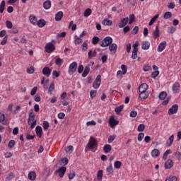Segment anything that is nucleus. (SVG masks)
Here are the masks:
<instances>
[{
  "label": "nucleus",
  "instance_id": "nucleus-1",
  "mask_svg": "<svg viewBox=\"0 0 181 181\" xmlns=\"http://www.w3.org/2000/svg\"><path fill=\"white\" fill-rule=\"evenodd\" d=\"M87 148H88V149H90L93 152L97 151V148H98V142L97 141V139H95V138L93 137V136L90 137V139L87 144Z\"/></svg>",
  "mask_w": 181,
  "mask_h": 181
},
{
  "label": "nucleus",
  "instance_id": "nucleus-2",
  "mask_svg": "<svg viewBox=\"0 0 181 181\" xmlns=\"http://www.w3.org/2000/svg\"><path fill=\"white\" fill-rule=\"evenodd\" d=\"M37 121L35 119V113L33 111L30 112L29 114V118L28 119V124L30 126L31 129H33L36 127Z\"/></svg>",
  "mask_w": 181,
  "mask_h": 181
},
{
  "label": "nucleus",
  "instance_id": "nucleus-3",
  "mask_svg": "<svg viewBox=\"0 0 181 181\" xmlns=\"http://www.w3.org/2000/svg\"><path fill=\"white\" fill-rule=\"evenodd\" d=\"M112 43V38L111 37H106L104 38L100 44L101 47H107V46L110 45Z\"/></svg>",
  "mask_w": 181,
  "mask_h": 181
},
{
  "label": "nucleus",
  "instance_id": "nucleus-4",
  "mask_svg": "<svg viewBox=\"0 0 181 181\" xmlns=\"http://www.w3.org/2000/svg\"><path fill=\"white\" fill-rule=\"evenodd\" d=\"M56 41L52 40V42H48L45 45V52L47 53H52V52H54L56 50V47H54V44Z\"/></svg>",
  "mask_w": 181,
  "mask_h": 181
},
{
  "label": "nucleus",
  "instance_id": "nucleus-5",
  "mask_svg": "<svg viewBox=\"0 0 181 181\" xmlns=\"http://www.w3.org/2000/svg\"><path fill=\"white\" fill-rule=\"evenodd\" d=\"M138 46H139V42L136 41V42L133 45V50L132 54V59H133V60H135V59L138 57Z\"/></svg>",
  "mask_w": 181,
  "mask_h": 181
},
{
  "label": "nucleus",
  "instance_id": "nucleus-6",
  "mask_svg": "<svg viewBox=\"0 0 181 181\" xmlns=\"http://www.w3.org/2000/svg\"><path fill=\"white\" fill-rule=\"evenodd\" d=\"M76 70H77V62H74L69 65V74L70 76H72V74H74V73H76Z\"/></svg>",
  "mask_w": 181,
  "mask_h": 181
},
{
  "label": "nucleus",
  "instance_id": "nucleus-7",
  "mask_svg": "<svg viewBox=\"0 0 181 181\" xmlns=\"http://www.w3.org/2000/svg\"><path fill=\"white\" fill-rule=\"evenodd\" d=\"M101 85V75H98L95 81L93 82V88H98Z\"/></svg>",
  "mask_w": 181,
  "mask_h": 181
},
{
  "label": "nucleus",
  "instance_id": "nucleus-8",
  "mask_svg": "<svg viewBox=\"0 0 181 181\" xmlns=\"http://www.w3.org/2000/svg\"><path fill=\"white\" fill-rule=\"evenodd\" d=\"M177 110H179V106L177 104L173 105L172 107L168 110L169 115L176 114L177 112Z\"/></svg>",
  "mask_w": 181,
  "mask_h": 181
},
{
  "label": "nucleus",
  "instance_id": "nucleus-9",
  "mask_svg": "<svg viewBox=\"0 0 181 181\" xmlns=\"http://www.w3.org/2000/svg\"><path fill=\"white\" fill-rule=\"evenodd\" d=\"M118 124H119V122L116 120L114 116L110 117L109 120V125L110 128H114V127L118 125Z\"/></svg>",
  "mask_w": 181,
  "mask_h": 181
},
{
  "label": "nucleus",
  "instance_id": "nucleus-10",
  "mask_svg": "<svg viewBox=\"0 0 181 181\" xmlns=\"http://www.w3.org/2000/svg\"><path fill=\"white\" fill-rule=\"evenodd\" d=\"M117 49H118V45L115 43H111L109 45V50L111 52L112 54H115L117 53Z\"/></svg>",
  "mask_w": 181,
  "mask_h": 181
},
{
  "label": "nucleus",
  "instance_id": "nucleus-11",
  "mask_svg": "<svg viewBox=\"0 0 181 181\" xmlns=\"http://www.w3.org/2000/svg\"><path fill=\"white\" fill-rule=\"evenodd\" d=\"M67 168L66 167H62L58 170H56L55 173H59V177H63L64 176Z\"/></svg>",
  "mask_w": 181,
  "mask_h": 181
},
{
  "label": "nucleus",
  "instance_id": "nucleus-12",
  "mask_svg": "<svg viewBox=\"0 0 181 181\" xmlns=\"http://www.w3.org/2000/svg\"><path fill=\"white\" fill-rule=\"evenodd\" d=\"M42 74L46 77H49L52 74V69L49 66L44 67L42 69Z\"/></svg>",
  "mask_w": 181,
  "mask_h": 181
},
{
  "label": "nucleus",
  "instance_id": "nucleus-13",
  "mask_svg": "<svg viewBox=\"0 0 181 181\" xmlns=\"http://www.w3.org/2000/svg\"><path fill=\"white\" fill-rule=\"evenodd\" d=\"M128 21H129V18L128 17L122 18L120 21V23H119V28H125V26H127V24L128 23Z\"/></svg>",
  "mask_w": 181,
  "mask_h": 181
},
{
  "label": "nucleus",
  "instance_id": "nucleus-14",
  "mask_svg": "<svg viewBox=\"0 0 181 181\" xmlns=\"http://www.w3.org/2000/svg\"><path fill=\"white\" fill-rule=\"evenodd\" d=\"M165 169H172L173 168V160L171 159H168L165 163Z\"/></svg>",
  "mask_w": 181,
  "mask_h": 181
},
{
  "label": "nucleus",
  "instance_id": "nucleus-15",
  "mask_svg": "<svg viewBox=\"0 0 181 181\" xmlns=\"http://www.w3.org/2000/svg\"><path fill=\"white\" fill-rule=\"evenodd\" d=\"M121 69L122 71L121 70H119L117 72V76H121V74H127V66L124 65V64H122V66H121Z\"/></svg>",
  "mask_w": 181,
  "mask_h": 181
},
{
  "label": "nucleus",
  "instance_id": "nucleus-16",
  "mask_svg": "<svg viewBox=\"0 0 181 181\" xmlns=\"http://www.w3.org/2000/svg\"><path fill=\"white\" fill-rule=\"evenodd\" d=\"M146 90H148V84H146V83H142L139 87V93H146Z\"/></svg>",
  "mask_w": 181,
  "mask_h": 181
},
{
  "label": "nucleus",
  "instance_id": "nucleus-17",
  "mask_svg": "<svg viewBox=\"0 0 181 181\" xmlns=\"http://www.w3.org/2000/svg\"><path fill=\"white\" fill-rule=\"evenodd\" d=\"M165 47H166V41H163L158 45L157 50L159 52H163V50H165Z\"/></svg>",
  "mask_w": 181,
  "mask_h": 181
},
{
  "label": "nucleus",
  "instance_id": "nucleus-18",
  "mask_svg": "<svg viewBox=\"0 0 181 181\" xmlns=\"http://www.w3.org/2000/svg\"><path fill=\"white\" fill-rule=\"evenodd\" d=\"M149 47H151V43H149V42L144 41L141 43V49H143V50H148Z\"/></svg>",
  "mask_w": 181,
  "mask_h": 181
},
{
  "label": "nucleus",
  "instance_id": "nucleus-19",
  "mask_svg": "<svg viewBox=\"0 0 181 181\" xmlns=\"http://www.w3.org/2000/svg\"><path fill=\"white\" fill-rule=\"evenodd\" d=\"M180 88V84L176 82L173 85V91L175 93H179V90Z\"/></svg>",
  "mask_w": 181,
  "mask_h": 181
},
{
  "label": "nucleus",
  "instance_id": "nucleus-20",
  "mask_svg": "<svg viewBox=\"0 0 181 181\" xmlns=\"http://www.w3.org/2000/svg\"><path fill=\"white\" fill-rule=\"evenodd\" d=\"M103 151H104L105 153H110V152H111V151H112V146H111V145H110V144H105L103 146Z\"/></svg>",
  "mask_w": 181,
  "mask_h": 181
},
{
  "label": "nucleus",
  "instance_id": "nucleus-21",
  "mask_svg": "<svg viewBox=\"0 0 181 181\" xmlns=\"http://www.w3.org/2000/svg\"><path fill=\"white\" fill-rule=\"evenodd\" d=\"M42 127L37 126L35 128V133L37 134L38 138H42Z\"/></svg>",
  "mask_w": 181,
  "mask_h": 181
},
{
  "label": "nucleus",
  "instance_id": "nucleus-22",
  "mask_svg": "<svg viewBox=\"0 0 181 181\" xmlns=\"http://www.w3.org/2000/svg\"><path fill=\"white\" fill-rule=\"evenodd\" d=\"M159 155H160V151H159V150L158 148H154L151 151V156H153V158H158V156H159Z\"/></svg>",
  "mask_w": 181,
  "mask_h": 181
},
{
  "label": "nucleus",
  "instance_id": "nucleus-23",
  "mask_svg": "<svg viewBox=\"0 0 181 181\" xmlns=\"http://www.w3.org/2000/svg\"><path fill=\"white\" fill-rule=\"evenodd\" d=\"M44 9H50L52 7V1L50 0H47L43 4Z\"/></svg>",
  "mask_w": 181,
  "mask_h": 181
},
{
  "label": "nucleus",
  "instance_id": "nucleus-24",
  "mask_svg": "<svg viewBox=\"0 0 181 181\" xmlns=\"http://www.w3.org/2000/svg\"><path fill=\"white\" fill-rule=\"evenodd\" d=\"M63 18V11H59L55 16V21L57 22H60Z\"/></svg>",
  "mask_w": 181,
  "mask_h": 181
},
{
  "label": "nucleus",
  "instance_id": "nucleus-25",
  "mask_svg": "<svg viewBox=\"0 0 181 181\" xmlns=\"http://www.w3.org/2000/svg\"><path fill=\"white\" fill-rule=\"evenodd\" d=\"M30 22L33 25H36L37 23V18L34 15H30L29 16Z\"/></svg>",
  "mask_w": 181,
  "mask_h": 181
},
{
  "label": "nucleus",
  "instance_id": "nucleus-26",
  "mask_svg": "<svg viewBox=\"0 0 181 181\" xmlns=\"http://www.w3.org/2000/svg\"><path fill=\"white\" fill-rule=\"evenodd\" d=\"M38 28H44V26L46 25V21L44 19H40L38 21H37V24Z\"/></svg>",
  "mask_w": 181,
  "mask_h": 181
},
{
  "label": "nucleus",
  "instance_id": "nucleus-27",
  "mask_svg": "<svg viewBox=\"0 0 181 181\" xmlns=\"http://www.w3.org/2000/svg\"><path fill=\"white\" fill-rule=\"evenodd\" d=\"M90 73V65H88L85 67L83 72L82 73V77H87Z\"/></svg>",
  "mask_w": 181,
  "mask_h": 181
},
{
  "label": "nucleus",
  "instance_id": "nucleus-28",
  "mask_svg": "<svg viewBox=\"0 0 181 181\" xmlns=\"http://www.w3.org/2000/svg\"><path fill=\"white\" fill-rule=\"evenodd\" d=\"M102 23L104 25V26H111L112 25V21L108 20V18H105Z\"/></svg>",
  "mask_w": 181,
  "mask_h": 181
},
{
  "label": "nucleus",
  "instance_id": "nucleus-29",
  "mask_svg": "<svg viewBox=\"0 0 181 181\" xmlns=\"http://www.w3.org/2000/svg\"><path fill=\"white\" fill-rule=\"evenodd\" d=\"M28 179H30L31 181H34L36 179V173L31 171L28 174Z\"/></svg>",
  "mask_w": 181,
  "mask_h": 181
},
{
  "label": "nucleus",
  "instance_id": "nucleus-30",
  "mask_svg": "<svg viewBox=\"0 0 181 181\" xmlns=\"http://www.w3.org/2000/svg\"><path fill=\"white\" fill-rule=\"evenodd\" d=\"M153 35L154 39H158V37H159V36H160L159 27H158V26L156 27V30H154Z\"/></svg>",
  "mask_w": 181,
  "mask_h": 181
},
{
  "label": "nucleus",
  "instance_id": "nucleus-31",
  "mask_svg": "<svg viewBox=\"0 0 181 181\" xmlns=\"http://www.w3.org/2000/svg\"><path fill=\"white\" fill-rule=\"evenodd\" d=\"M158 18H159V14H157L156 16H154L150 21L148 25L149 26H152V25H153V23H155L156 21L158 19Z\"/></svg>",
  "mask_w": 181,
  "mask_h": 181
},
{
  "label": "nucleus",
  "instance_id": "nucleus-32",
  "mask_svg": "<svg viewBox=\"0 0 181 181\" xmlns=\"http://www.w3.org/2000/svg\"><path fill=\"white\" fill-rule=\"evenodd\" d=\"M175 139V135L172 134L169 139H168V141H167V145L168 146H172V144H173V141Z\"/></svg>",
  "mask_w": 181,
  "mask_h": 181
},
{
  "label": "nucleus",
  "instance_id": "nucleus-33",
  "mask_svg": "<svg viewBox=\"0 0 181 181\" xmlns=\"http://www.w3.org/2000/svg\"><path fill=\"white\" fill-rule=\"evenodd\" d=\"M124 110V105H121L119 107H117L115 109V112L117 115L121 113V111Z\"/></svg>",
  "mask_w": 181,
  "mask_h": 181
},
{
  "label": "nucleus",
  "instance_id": "nucleus-34",
  "mask_svg": "<svg viewBox=\"0 0 181 181\" xmlns=\"http://www.w3.org/2000/svg\"><path fill=\"white\" fill-rule=\"evenodd\" d=\"M91 8H86L84 11L83 16L85 18H88V16L92 13Z\"/></svg>",
  "mask_w": 181,
  "mask_h": 181
},
{
  "label": "nucleus",
  "instance_id": "nucleus-35",
  "mask_svg": "<svg viewBox=\"0 0 181 181\" xmlns=\"http://www.w3.org/2000/svg\"><path fill=\"white\" fill-rule=\"evenodd\" d=\"M168 97V93L165 91H162L159 94V98L160 100H165Z\"/></svg>",
  "mask_w": 181,
  "mask_h": 181
},
{
  "label": "nucleus",
  "instance_id": "nucleus-36",
  "mask_svg": "<svg viewBox=\"0 0 181 181\" xmlns=\"http://www.w3.org/2000/svg\"><path fill=\"white\" fill-rule=\"evenodd\" d=\"M5 1H2L0 4V13H4V11H5Z\"/></svg>",
  "mask_w": 181,
  "mask_h": 181
},
{
  "label": "nucleus",
  "instance_id": "nucleus-37",
  "mask_svg": "<svg viewBox=\"0 0 181 181\" xmlns=\"http://www.w3.org/2000/svg\"><path fill=\"white\" fill-rule=\"evenodd\" d=\"M75 45H80L81 43H83V39H81V37H77V35H75Z\"/></svg>",
  "mask_w": 181,
  "mask_h": 181
},
{
  "label": "nucleus",
  "instance_id": "nucleus-38",
  "mask_svg": "<svg viewBox=\"0 0 181 181\" xmlns=\"http://www.w3.org/2000/svg\"><path fill=\"white\" fill-rule=\"evenodd\" d=\"M139 98H141V100H146V98H148V95L146 94V92H140Z\"/></svg>",
  "mask_w": 181,
  "mask_h": 181
},
{
  "label": "nucleus",
  "instance_id": "nucleus-39",
  "mask_svg": "<svg viewBox=\"0 0 181 181\" xmlns=\"http://www.w3.org/2000/svg\"><path fill=\"white\" fill-rule=\"evenodd\" d=\"M170 153H172V150H170V149L167 150V151L164 153V154H163V159H164L165 160H166V159H168V155H170Z\"/></svg>",
  "mask_w": 181,
  "mask_h": 181
},
{
  "label": "nucleus",
  "instance_id": "nucleus-40",
  "mask_svg": "<svg viewBox=\"0 0 181 181\" xmlns=\"http://www.w3.org/2000/svg\"><path fill=\"white\" fill-rule=\"evenodd\" d=\"M106 172H107V175H112V173H114V170L112 169V165L107 166V168L106 169Z\"/></svg>",
  "mask_w": 181,
  "mask_h": 181
},
{
  "label": "nucleus",
  "instance_id": "nucleus-41",
  "mask_svg": "<svg viewBox=\"0 0 181 181\" xmlns=\"http://www.w3.org/2000/svg\"><path fill=\"white\" fill-rule=\"evenodd\" d=\"M170 18H172V12H170V11L165 12L163 16V18L164 19H170Z\"/></svg>",
  "mask_w": 181,
  "mask_h": 181
},
{
  "label": "nucleus",
  "instance_id": "nucleus-42",
  "mask_svg": "<svg viewBox=\"0 0 181 181\" xmlns=\"http://www.w3.org/2000/svg\"><path fill=\"white\" fill-rule=\"evenodd\" d=\"M82 52H86L87 49H88V45L87 44V42H84L81 45Z\"/></svg>",
  "mask_w": 181,
  "mask_h": 181
},
{
  "label": "nucleus",
  "instance_id": "nucleus-43",
  "mask_svg": "<svg viewBox=\"0 0 181 181\" xmlns=\"http://www.w3.org/2000/svg\"><path fill=\"white\" fill-rule=\"evenodd\" d=\"M137 131H139V132H144V131H145V124H139L138 126Z\"/></svg>",
  "mask_w": 181,
  "mask_h": 181
},
{
  "label": "nucleus",
  "instance_id": "nucleus-44",
  "mask_svg": "<svg viewBox=\"0 0 181 181\" xmlns=\"http://www.w3.org/2000/svg\"><path fill=\"white\" fill-rule=\"evenodd\" d=\"M129 24L132 25L134 23V21H135V15L134 14H131L129 16Z\"/></svg>",
  "mask_w": 181,
  "mask_h": 181
},
{
  "label": "nucleus",
  "instance_id": "nucleus-45",
  "mask_svg": "<svg viewBox=\"0 0 181 181\" xmlns=\"http://www.w3.org/2000/svg\"><path fill=\"white\" fill-rule=\"evenodd\" d=\"M100 42V37L95 36L92 39V45H97Z\"/></svg>",
  "mask_w": 181,
  "mask_h": 181
},
{
  "label": "nucleus",
  "instance_id": "nucleus-46",
  "mask_svg": "<svg viewBox=\"0 0 181 181\" xmlns=\"http://www.w3.org/2000/svg\"><path fill=\"white\" fill-rule=\"evenodd\" d=\"M49 127H50L49 122L44 121L43 122V129H45V131H47V129H49Z\"/></svg>",
  "mask_w": 181,
  "mask_h": 181
},
{
  "label": "nucleus",
  "instance_id": "nucleus-47",
  "mask_svg": "<svg viewBox=\"0 0 181 181\" xmlns=\"http://www.w3.org/2000/svg\"><path fill=\"white\" fill-rule=\"evenodd\" d=\"M53 91H54V83H51L49 88H48V93L49 94H52V93H53Z\"/></svg>",
  "mask_w": 181,
  "mask_h": 181
},
{
  "label": "nucleus",
  "instance_id": "nucleus-48",
  "mask_svg": "<svg viewBox=\"0 0 181 181\" xmlns=\"http://www.w3.org/2000/svg\"><path fill=\"white\" fill-rule=\"evenodd\" d=\"M59 76H60V71H57V70L53 71L52 72L53 78H57V77H59Z\"/></svg>",
  "mask_w": 181,
  "mask_h": 181
},
{
  "label": "nucleus",
  "instance_id": "nucleus-49",
  "mask_svg": "<svg viewBox=\"0 0 181 181\" xmlns=\"http://www.w3.org/2000/svg\"><path fill=\"white\" fill-rule=\"evenodd\" d=\"M117 138L116 135H112L108 137L107 142L108 144H112V142Z\"/></svg>",
  "mask_w": 181,
  "mask_h": 181
},
{
  "label": "nucleus",
  "instance_id": "nucleus-50",
  "mask_svg": "<svg viewBox=\"0 0 181 181\" xmlns=\"http://www.w3.org/2000/svg\"><path fill=\"white\" fill-rule=\"evenodd\" d=\"M6 25L8 29H12V28H13V24H12V22L10 21H6Z\"/></svg>",
  "mask_w": 181,
  "mask_h": 181
},
{
  "label": "nucleus",
  "instance_id": "nucleus-51",
  "mask_svg": "<svg viewBox=\"0 0 181 181\" xmlns=\"http://www.w3.org/2000/svg\"><path fill=\"white\" fill-rule=\"evenodd\" d=\"M27 73L28 74H33L35 73V68L33 66H30L27 69Z\"/></svg>",
  "mask_w": 181,
  "mask_h": 181
},
{
  "label": "nucleus",
  "instance_id": "nucleus-52",
  "mask_svg": "<svg viewBox=\"0 0 181 181\" xmlns=\"http://www.w3.org/2000/svg\"><path fill=\"white\" fill-rule=\"evenodd\" d=\"M144 136H145V134L144 133H139L137 136V139L139 142H141L144 139Z\"/></svg>",
  "mask_w": 181,
  "mask_h": 181
},
{
  "label": "nucleus",
  "instance_id": "nucleus-53",
  "mask_svg": "<svg viewBox=\"0 0 181 181\" xmlns=\"http://www.w3.org/2000/svg\"><path fill=\"white\" fill-rule=\"evenodd\" d=\"M98 180H101L103 179V170H100L97 175Z\"/></svg>",
  "mask_w": 181,
  "mask_h": 181
},
{
  "label": "nucleus",
  "instance_id": "nucleus-54",
  "mask_svg": "<svg viewBox=\"0 0 181 181\" xmlns=\"http://www.w3.org/2000/svg\"><path fill=\"white\" fill-rule=\"evenodd\" d=\"M62 63H63V59L62 58H57L55 60V64L57 66H62Z\"/></svg>",
  "mask_w": 181,
  "mask_h": 181
},
{
  "label": "nucleus",
  "instance_id": "nucleus-55",
  "mask_svg": "<svg viewBox=\"0 0 181 181\" xmlns=\"http://www.w3.org/2000/svg\"><path fill=\"white\" fill-rule=\"evenodd\" d=\"M13 146H15V140H11V141L8 142V148H9L10 149H11V148H13Z\"/></svg>",
  "mask_w": 181,
  "mask_h": 181
},
{
  "label": "nucleus",
  "instance_id": "nucleus-56",
  "mask_svg": "<svg viewBox=\"0 0 181 181\" xmlns=\"http://www.w3.org/2000/svg\"><path fill=\"white\" fill-rule=\"evenodd\" d=\"M159 76V71H154L151 74L152 78H156Z\"/></svg>",
  "mask_w": 181,
  "mask_h": 181
},
{
  "label": "nucleus",
  "instance_id": "nucleus-57",
  "mask_svg": "<svg viewBox=\"0 0 181 181\" xmlns=\"http://www.w3.org/2000/svg\"><path fill=\"white\" fill-rule=\"evenodd\" d=\"M6 43H8V36H5L2 41L1 42V45L2 46H5V45H6Z\"/></svg>",
  "mask_w": 181,
  "mask_h": 181
},
{
  "label": "nucleus",
  "instance_id": "nucleus-58",
  "mask_svg": "<svg viewBox=\"0 0 181 181\" xmlns=\"http://www.w3.org/2000/svg\"><path fill=\"white\" fill-rule=\"evenodd\" d=\"M121 165H122L121 163V161H115V164H114V167L116 168V169H119V168H121Z\"/></svg>",
  "mask_w": 181,
  "mask_h": 181
},
{
  "label": "nucleus",
  "instance_id": "nucleus-59",
  "mask_svg": "<svg viewBox=\"0 0 181 181\" xmlns=\"http://www.w3.org/2000/svg\"><path fill=\"white\" fill-rule=\"evenodd\" d=\"M74 147L73 146H69L66 149V153H73Z\"/></svg>",
  "mask_w": 181,
  "mask_h": 181
},
{
  "label": "nucleus",
  "instance_id": "nucleus-60",
  "mask_svg": "<svg viewBox=\"0 0 181 181\" xmlns=\"http://www.w3.org/2000/svg\"><path fill=\"white\" fill-rule=\"evenodd\" d=\"M139 30V27L135 26L132 31V35H136Z\"/></svg>",
  "mask_w": 181,
  "mask_h": 181
},
{
  "label": "nucleus",
  "instance_id": "nucleus-61",
  "mask_svg": "<svg viewBox=\"0 0 181 181\" xmlns=\"http://www.w3.org/2000/svg\"><path fill=\"white\" fill-rule=\"evenodd\" d=\"M168 9H175V8H176V5L173 2L168 3Z\"/></svg>",
  "mask_w": 181,
  "mask_h": 181
},
{
  "label": "nucleus",
  "instance_id": "nucleus-62",
  "mask_svg": "<svg viewBox=\"0 0 181 181\" xmlns=\"http://www.w3.org/2000/svg\"><path fill=\"white\" fill-rule=\"evenodd\" d=\"M66 32H62V33L57 35V39H59L60 37H66Z\"/></svg>",
  "mask_w": 181,
  "mask_h": 181
},
{
  "label": "nucleus",
  "instance_id": "nucleus-63",
  "mask_svg": "<svg viewBox=\"0 0 181 181\" xmlns=\"http://www.w3.org/2000/svg\"><path fill=\"white\" fill-rule=\"evenodd\" d=\"M74 177H76V173H74V171H73L72 173H69V180H72V179H74Z\"/></svg>",
  "mask_w": 181,
  "mask_h": 181
},
{
  "label": "nucleus",
  "instance_id": "nucleus-64",
  "mask_svg": "<svg viewBox=\"0 0 181 181\" xmlns=\"http://www.w3.org/2000/svg\"><path fill=\"white\" fill-rule=\"evenodd\" d=\"M37 91V87L35 86L30 91V95H35L36 94V92Z\"/></svg>",
  "mask_w": 181,
  "mask_h": 181
}]
</instances>
